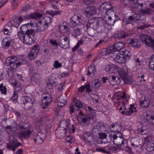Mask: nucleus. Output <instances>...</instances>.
Here are the masks:
<instances>
[{
    "label": "nucleus",
    "instance_id": "36",
    "mask_svg": "<svg viewBox=\"0 0 154 154\" xmlns=\"http://www.w3.org/2000/svg\"><path fill=\"white\" fill-rule=\"evenodd\" d=\"M144 118L149 124L154 125V117L153 116H150L146 114L144 116Z\"/></svg>",
    "mask_w": 154,
    "mask_h": 154
},
{
    "label": "nucleus",
    "instance_id": "50",
    "mask_svg": "<svg viewBox=\"0 0 154 154\" xmlns=\"http://www.w3.org/2000/svg\"><path fill=\"white\" fill-rule=\"evenodd\" d=\"M149 27H152V26L148 23H144L139 26L137 27V29H138L143 30L144 29Z\"/></svg>",
    "mask_w": 154,
    "mask_h": 154
},
{
    "label": "nucleus",
    "instance_id": "45",
    "mask_svg": "<svg viewBox=\"0 0 154 154\" xmlns=\"http://www.w3.org/2000/svg\"><path fill=\"white\" fill-rule=\"evenodd\" d=\"M146 150L149 151H152L154 150V143L148 142L147 143Z\"/></svg>",
    "mask_w": 154,
    "mask_h": 154
},
{
    "label": "nucleus",
    "instance_id": "41",
    "mask_svg": "<svg viewBox=\"0 0 154 154\" xmlns=\"http://www.w3.org/2000/svg\"><path fill=\"white\" fill-rule=\"evenodd\" d=\"M81 34V32L79 28H75L72 31V35L75 37H76L80 35Z\"/></svg>",
    "mask_w": 154,
    "mask_h": 154
},
{
    "label": "nucleus",
    "instance_id": "21",
    "mask_svg": "<svg viewBox=\"0 0 154 154\" xmlns=\"http://www.w3.org/2000/svg\"><path fill=\"white\" fill-rule=\"evenodd\" d=\"M134 19L132 15L127 17L125 15L123 17L122 20L125 25L131 24L133 25V22H135Z\"/></svg>",
    "mask_w": 154,
    "mask_h": 154
},
{
    "label": "nucleus",
    "instance_id": "28",
    "mask_svg": "<svg viewBox=\"0 0 154 154\" xmlns=\"http://www.w3.org/2000/svg\"><path fill=\"white\" fill-rule=\"evenodd\" d=\"M70 125L69 122L67 120H64L60 123L59 126L60 128H62V129L66 130Z\"/></svg>",
    "mask_w": 154,
    "mask_h": 154
},
{
    "label": "nucleus",
    "instance_id": "16",
    "mask_svg": "<svg viewBox=\"0 0 154 154\" xmlns=\"http://www.w3.org/2000/svg\"><path fill=\"white\" fill-rule=\"evenodd\" d=\"M79 116L81 120L85 124L88 126L90 123L91 120V117L88 116L84 115L82 111L79 112Z\"/></svg>",
    "mask_w": 154,
    "mask_h": 154
},
{
    "label": "nucleus",
    "instance_id": "10",
    "mask_svg": "<svg viewBox=\"0 0 154 154\" xmlns=\"http://www.w3.org/2000/svg\"><path fill=\"white\" fill-rule=\"evenodd\" d=\"M86 26L87 29L92 28L94 30H96L100 26L98 18L91 19L87 23Z\"/></svg>",
    "mask_w": 154,
    "mask_h": 154
},
{
    "label": "nucleus",
    "instance_id": "25",
    "mask_svg": "<svg viewBox=\"0 0 154 154\" xmlns=\"http://www.w3.org/2000/svg\"><path fill=\"white\" fill-rule=\"evenodd\" d=\"M125 142H126V140H125L121 136H119L118 139L114 141V143L117 146H123L125 144Z\"/></svg>",
    "mask_w": 154,
    "mask_h": 154
},
{
    "label": "nucleus",
    "instance_id": "29",
    "mask_svg": "<svg viewBox=\"0 0 154 154\" xmlns=\"http://www.w3.org/2000/svg\"><path fill=\"white\" fill-rule=\"evenodd\" d=\"M112 49L113 48L111 47H109L107 48L102 49L101 50L102 55L105 56L108 54H110L111 56L112 54L114 53Z\"/></svg>",
    "mask_w": 154,
    "mask_h": 154
},
{
    "label": "nucleus",
    "instance_id": "44",
    "mask_svg": "<svg viewBox=\"0 0 154 154\" xmlns=\"http://www.w3.org/2000/svg\"><path fill=\"white\" fill-rule=\"evenodd\" d=\"M119 39L125 38L128 37V33L123 31H121L118 33Z\"/></svg>",
    "mask_w": 154,
    "mask_h": 154
},
{
    "label": "nucleus",
    "instance_id": "30",
    "mask_svg": "<svg viewBox=\"0 0 154 154\" xmlns=\"http://www.w3.org/2000/svg\"><path fill=\"white\" fill-rule=\"evenodd\" d=\"M46 133H45L43 130H41L38 131V133L37 135L40 138V140H38V141L39 142H44L46 138Z\"/></svg>",
    "mask_w": 154,
    "mask_h": 154
},
{
    "label": "nucleus",
    "instance_id": "23",
    "mask_svg": "<svg viewBox=\"0 0 154 154\" xmlns=\"http://www.w3.org/2000/svg\"><path fill=\"white\" fill-rule=\"evenodd\" d=\"M128 43L131 46L134 47L138 48L140 46L137 39L130 38L128 40Z\"/></svg>",
    "mask_w": 154,
    "mask_h": 154
},
{
    "label": "nucleus",
    "instance_id": "51",
    "mask_svg": "<svg viewBox=\"0 0 154 154\" xmlns=\"http://www.w3.org/2000/svg\"><path fill=\"white\" fill-rule=\"evenodd\" d=\"M11 131L13 132H14L17 131L19 128L20 129L19 127V125H17V123L15 122H14L12 125H11Z\"/></svg>",
    "mask_w": 154,
    "mask_h": 154
},
{
    "label": "nucleus",
    "instance_id": "1",
    "mask_svg": "<svg viewBox=\"0 0 154 154\" xmlns=\"http://www.w3.org/2000/svg\"><path fill=\"white\" fill-rule=\"evenodd\" d=\"M18 61V58L17 57L12 55L6 58L5 65L7 66H10L11 69L13 70L19 67L21 65L26 63V61L25 60H21L17 62Z\"/></svg>",
    "mask_w": 154,
    "mask_h": 154
},
{
    "label": "nucleus",
    "instance_id": "27",
    "mask_svg": "<svg viewBox=\"0 0 154 154\" xmlns=\"http://www.w3.org/2000/svg\"><path fill=\"white\" fill-rule=\"evenodd\" d=\"M73 101L74 105L77 108L76 109L77 111L79 110L82 107L83 104L79 100L77 99L76 98H74Z\"/></svg>",
    "mask_w": 154,
    "mask_h": 154
},
{
    "label": "nucleus",
    "instance_id": "53",
    "mask_svg": "<svg viewBox=\"0 0 154 154\" xmlns=\"http://www.w3.org/2000/svg\"><path fill=\"white\" fill-rule=\"evenodd\" d=\"M98 18L100 26V25L101 26H103L105 27H106V26L107 24L105 20L102 19V18Z\"/></svg>",
    "mask_w": 154,
    "mask_h": 154
},
{
    "label": "nucleus",
    "instance_id": "32",
    "mask_svg": "<svg viewBox=\"0 0 154 154\" xmlns=\"http://www.w3.org/2000/svg\"><path fill=\"white\" fill-rule=\"evenodd\" d=\"M68 24L66 22H63L59 25V28L60 30L67 31H69Z\"/></svg>",
    "mask_w": 154,
    "mask_h": 154
},
{
    "label": "nucleus",
    "instance_id": "18",
    "mask_svg": "<svg viewBox=\"0 0 154 154\" xmlns=\"http://www.w3.org/2000/svg\"><path fill=\"white\" fill-rule=\"evenodd\" d=\"M85 13L88 16H91L96 14L97 12V9L94 6H91L85 8Z\"/></svg>",
    "mask_w": 154,
    "mask_h": 154
},
{
    "label": "nucleus",
    "instance_id": "31",
    "mask_svg": "<svg viewBox=\"0 0 154 154\" xmlns=\"http://www.w3.org/2000/svg\"><path fill=\"white\" fill-rule=\"evenodd\" d=\"M90 85L88 84L85 85H82L81 86L79 89V91L80 92H82L86 89V92H90L91 91V89L90 88Z\"/></svg>",
    "mask_w": 154,
    "mask_h": 154
},
{
    "label": "nucleus",
    "instance_id": "46",
    "mask_svg": "<svg viewBox=\"0 0 154 154\" xmlns=\"http://www.w3.org/2000/svg\"><path fill=\"white\" fill-rule=\"evenodd\" d=\"M40 75L37 73L33 74L32 77V80L35 83L38 82L40 80Z\"/></svg>",
    "mask_w": 154,
    "mask_h": 154
},
{
    "label": "nucleus",
    "instance_id": "4",
    "mask_svg": "<svg viewBox=\"0 0 154 154\" xmlns=\"http://www.w3.org/2000/svg\"><path fill=\"white\" fill-rule=\"evenodd\" d=\"M34 24L31 22L30 23H27L23 24L20 27L21 31L25 32L26 35L37 36L35 34V30L34 28Z\"/></svg>",
    "mask_w": 154,
    "mask_h": 154
},
{
    "label": "nucleus",
    "instance_id": "52",
    "mask_svg": "<svg viewBox=\"0 0 154 154\" xmlns=\"http://www.w3.org/2000/svg\"><path fill=\"white\" fill-rule=\"evenodd\" d=\"M134 106L133 105H131L130 107L129 108L128 110V109L127 111H125V115L126 116H129L132 114L133 112V110L132 109V108L134 107Z\"/></svg>",
    "mask_w": 154,
    "mask_h": 154
},
{
    "label": "nucleus",
    "instance_id": "40",
    "mask_svg": "<svg viewBox=\"0 0 154 154\" xmlns=\"http://www.w3.org/2000/svg\"><path fill=\"white\" fill-rule=\"evenodd\" d=\"M91 85L92 87L93 88H98L100 86L101 83L99 80L96 79L92 81Z\"/></svg>",
    "mask_w": 154,
    "mask_h": 154
},
{
    "label": "nucleus",
    "instance_id": "62",
    "mask_svg": "<svg viewBox=\"0 0 154 154\" xmlns=\"http://www.w3.org/2000/svg\"><path fill=\"white\" fill-rule=\"evenodd\" d=\"M130 1V3L131 5L132 8L137 7L138 5L136 3L137 0H129Z\"/></svg>",
    "mask_w": 154,
    "mask_h": 154
},
{
    "label": "nucleus",
    "instance_id": "64",
    "mask_svg": "<svg viewBox=\"0 0 154 154\" xmlns=\"http://www.w3.org/2000/svg\"><path fill=\"white\" fill-rule=\"evenodd\" d=\"M0 91L2 92L3 94H6V88L5 86H3V84H1L0 85Z\"/></svg>",
    "mask_w": 154,
    "mask_h": 154
},
{
    "label": "nucleus",
    "instance_id": "54",
    "mask_svg": "<svg viewBox=\"0 0 154 154\" xmlns=\"http://www.w3.org/2000/svg\"><path fill=\"white\" fill-rule=\"evenodd\" d=\"M17 18H16L13 20L11 22V23L13 25L14 27L17 28L19 27L20 23L18 21Z\"/></svg>",
    "mask_w": 154,
    "mask_h": 154
},
{
    "label": "nucleus",
    "instance_id": "60",
    "mask_svg": "<svg viewBox=\"0 0 154 154\" xmlns=\"http://www.w3.org/2000/svg\"><path fill=\"white\" fill-rule=\"evenodd\" d=\"M55 81V79L54 78L51 76L48 79L47 82L54 85L56 82Z\"/></svg>",
    "mask_w": 154,
    "mask_h": 154
},
{
    "label": "nucleus",
    "instance_id": "42",
    "mask_svg": "<svg viewBox=\"0 0 154 154\" xmlns=\"http://www.w3.org/2000/svg\"><path fill=\"white\" fill-rule=\"evenodd\" d=\"M138 132L142 134H145L147 132V128L144 125H143L141 127L138 126Z\"/></svg>",
    "mask_w": 154,
    "mask_h": 154
},
{
    "label": "nucleus",
    "instance_id": "49",
    "mask_svg": "<svg viewBox=\"0 0 154 154\" xmlns=\"http://www.w3.org/2000/svg\"><path fill=\"white\" fill-rule=\"evenodd\" d=\"M96 71V69L94 66L91 65L89 67L87 74L90 75L92 73H94Z\"/></svg>",
    "mask_w": 154,
    "mask_h": 154
},
{
    "label": "nucleus",
    "instance_id": "6",
    "mask_svg": "<svg viewBox=\"0 0 154 154\" xmlns=\"http://www.w3.org/2000/svg\"><path fill=\"white\" fill-rule=\"evenodd\" d=\"M69 23L72 27H74L77 25H81L84 22V17L79 14H75L72 17Z\"/></svg>",
    "mask_w": 154,
    "mask_h": 154
},
{
    "label": "nucleus",
    "instance_id": "19",
    "mask_svg": "<svg viewBox=\"0 0 154 154\" xmlns=\"http://www.w3.org/2000/svg\"><path fill=\"white\" fill-rule=\"evenodd\" d=\"M109 83L112 85H116L119 84L121 82L120 78L115 76H110L108 78Z\"/></svg>",
    "mask_w": 154,
    "mask_h": 154
},
{
    "label": "nucleus",
    "instance_id": "11",
    "mask_svg": "<svg viewBox=\"0 0 154 154\" xmlns=\"http://www.w3.org/2000/svg\"><path fill=\"white\" fill-rule=\"evenodd\" d=\"M39 49L40 48L37 44H35L33 46L29 53L28 55L29 59L32 60L35 59L37 56Z\"/></svg>",
    "mask_w": 154,
    "mask_h": 154
},
{
    "label": "nucleus",
    "instance_id": "59",
    "mask_svg": "<svg viewBox=\"0 0 154 154\" xmlns=\"http://www.w3.org/2000/svg\"><path fill=\"white\" fill-rule=\"evenodd\" d=\"M12 8L13 9H15L18 6V1L13 0L11 1Z\"/></svg>",
    "mask_w": 154,
    "mask_h": 154
},
{
    "label": "nucleus",
    "instance_id": "2",
    "mask_svg": "<svg viewBox=\"0 0 154 154\" xmlns=\"http://www.w3.org/2000/svg\"><path fill=\"white\" fill-rule=\"evenodd\" d=\"M19 127L20 129H21L19 135L20 137L25 139L29 138L31 133L29 123L21 122L19 123Z\"/></svg>",
    "mask_w": 154,
    "mask_h": 154
},
{
    "label": "nucleus",
    "instance_id": "48",
    "mask_svg": "<svg viewBox=\"0 0 154 154\" xmlns=\"http://www.w3.org/2000/svg\"><path fill=\"white\" fill-rule=\"evenodd\" d=\"M149 67L152 70H154V55H152L150 58Z\"/></svg>",
    "mask_w": 154,
    "mask_h": 154
},
{
    "label": "nucleus",
    "instance_id": "5",
    "mask_svg": "<svg viewBox=\"0 0 154 154\" xmlns=\"http://www.w3.org/2000/svg\"><path fill=\"white\" fill-rule=\"evenodd\" d=\"M34 102V99L26 96H24L22 97L20 100V103L22 106L26 109H30L33 106Z\"/></svg>",
    "mask_w": 154,
    "mask_h": 154
},
{
    "label": "nucleus",
    "instance_id": "17",
    "mask_svg": "<svg viewBox=\"0 0 154 154\" xmlns=\"http://www.w3.org/2000/svg\"><path fill=\"white\" fill-rule=\"evenodd\" d=\"M21 144L17 141L14 140L12 142L7 143V147L8 149L14 151Z\"/></svg>",
    "mask_w": 154,
    "mask_h": 154
},
{
    "label": "nucleus",
    "instance_id": "35",
    "mask_svg": "<svg viewBox=\"0 0 154 154\" xmlns=\"http://www.w3.org/2000/svg\"><path fill=\"white\" fill-rule=\"evenodd\" d=\"M122 149L123 148L120 146H118L117 147L115 146H108V150L109 151H111L115 153L117 152L120 151L122 150Z\"/></svg>",
    "mask_w": 154,
    "mask_h": 154
},
{
    "label": "nucleus",
    "instance_id": "57",
    "mask_svg": "<svg viewBox=\"0 0 154 154\" xmlns=\"http://www.w3.org/2000/svg\"><path fill=\"white\" fill-rule=\"evenodd\" d=\"M32 139L34 140L35 142V143L36 144H42L43 142H39V141H38V140H40V138L39 137H38V136L37 135H35L33 137Z\"/></svg>",
    "mask_w": 154,
    "mask_h": 154
},
{
    "label": "nucleus",
    "instance_id": "12",
    "mask_svg": "<svg viewBox=\"0 0 154 154\" xmlns=\"http://www.w3.org/2000/svg\"><path fill=\"white\" fill-rule=\"evenodd\" d=\"M111 57L116 62L119 63H122L126 62L124 58L123 55L121 53L114 52V53L111 54Z\"/></svg>",
    "mask_w": 154,
    "mask_h": 154
},
{
    "label": "nucleus",
    "instance_id": "38",
    "mask_svg": "<svg viewBox=\"0 0 154 154\" xmlns=\"http://www.w3.org/2000/svg\"><path fill=\"white\" fill-rule=\"evenodd\" d=\"M105 70L107 72L114 73L115 72V68L112 65H108L106 66Z\"/></svg>",
    "mask_w": 154,
    "mask_h": 154
},
{
    "label": "nucleus",
    "instance_id": "15",
    "mask_svg": "<svg viewBox=\"0 0 154 154\" xmlns=\"http://www.w3.org/2000/svg\"><path fill=\"white\" fill-rule=\"evenodd\" d=\"M106 125L103 123H98L97 125L94 127L92 129V134L95 135L96 134H99V132L103 127H106Z\"/></svg>",
    "mask_w": 154,
    "mask_h": 154
},
{
    "label": "nucleus",
    "instance_id": "22",
    "mask_svg": "<svg viewBox=\"0 0 154 154\" xmlns=\"http://www.w3.org/2000/svg\"><path fill=\"white\" fill-rule=\"evenodd\" d=\"M11 42L12 40L10 37L4 38L2 41V47L5 48H8L10 46Z\"/></svg>",
    "mask_w": 154,
    "mask_h": 154
},
{
    "label": "nucleus",
    "instance_id": "58",
    "mask_svg": "<svg viewBox=\"0 0 154 154\" xmlns=\"http://www.w3.org/2000/svg\"><path fill=\"white\" fill-rule=\"evenodd\" d=\"M29 70L33 74L37 73L38 69L35 66H31L29 68Z\"/></svg>",
    "mask_w": 154,
    "mask_h": 154
},
{
    "label": "nucleus",
    "instance_id": "34",
    "mask_svg": "<svg viewBox=\"0 0 154 154\" xmlns=\"http://www.w3.org/2000/svg\"><path fill=\"white\" fill-rule=\"evenodd\" d=\"M58 136L61 138H63L65 136L66 132V130L60 129L58 128L57 130Z\"/></svg>",
    "mask_w": 154,
    "mask_h": 154
},
{
    "label": "nucleus",
    "instance_id": "47",
    "mask_svg": "<svg viewBox=\"0 0 154 154\" xmlns=\"http://www.w3.org/2000/svg\"><path fill=\"white\" fill-rule=\"evenodd\" d=\"M131 145L132 146H138L140 145L139 142L138 141L137 139L135 137L132 138L131 140Z\"/></svg>",
    "mask_w": 154,
    "mask_h": 154
},
{
    "label": "nucleus",
    "instance_id": "24",
    "mask_svg": "<svg viewBox=\"0 0 154 154\" xmlns=\"http://www.w3.org/2000/svg\"><path fill=\"white\" fill-rule=\"evenodd\" d=\"M128 43L131 46L134 47L138 48L140 46L137 39L130 38L128 40Z\"/></svg>",
    "mask_w": 154,
    "mask_h": 154
},
{
    "label": "nucleus",
    "instance_id": "20",
    "mask_svg": "<svg viewBox=\"0 0 154 154\" xmlns=\"http://www.w3.org/2000/svg\"><path fill=\"white\" fill-rule=\"evenodd\" d=\"M42 14L38 13H35L31 14L29 15H27L24 16V19L25 20H29L30 19H37L38 18L42 17Z\"/></svg>",
    "mask_w": 154,
    "mask_h": 154
},
{
    "label": "nucleus",
    "instance_id": "26",
    "mask_svg": "<svg viewBox=\"0 0 154 154\" xmlns=\"http://www.w3.org/2000/svg\"><path fill=\"white\" fill-rule=\"evenodd\" d=\"M64 97L65 96L62 95L59 97L57 106L59 107H62L66 104V100Z\"/></svg>",
    "mask_w": 154,
    "mask_h": 154
},
{
    "label": "nucleus",
    "instance_id": "3",
    "mask_svg": "<svg viewBox=\"0 0 154 154\" xmlns=\"http://www.w3.org/2000/svg\"><path fill=\"white\" fill-rule=\"evenodd\" d=\"M18 34L20 39L26 44L30 45L36 39L37 36L26 35V32L23 31L19 32Z\"/></svg>",
    "mask_w": 154,
    "mask_h": 154
},
{
    "label": "nucleus",
    "instance_id": "43",
    "mask_svg": "<svg viewBox=\"0 0 154 154\" xmlns=\"http://www.w3.org/2000/svg\"><path fill=\"white\" fill-rule=\"evenodd\" d=\"M136 3L137 4L138 6H137V7L133 8H135L137 9V8H139L140 10V11H142L143 10H144L147 7L146 5L145 4L138 3L137 1V2H136Z\"/></svg>",
    "mask_w": 154,
    "mask_h": 154
},
{
    "label": "nucleus",
    "instance_id": "33",
    "mask_svg": "<svg viewBox=\"0 0 154 154\" xmlns=\"http://www.w3.org/2000/svg\"><path fill=\"white\" fill-rule=\"evenodd\" d=\"M108 146L100 147L97 148L96 150L97 152H100L106 154H110V152L108 150Z\"/></svg>",
    "mask_w": 154,
    "mask_h": 154
},
{
    "label": "nucleus",
    "instance_id": "61",
    "mask_svg": "<svg viewBox=\"0 0 154 154\" xmlns=\"http://www.w3.org/2000/svg\"><path fill=\"white\" fill-rule=\"evenodd\" d=\"M50 43L51 44H52L53 46L55 47H58L59 45V42H57L56 40L50 39Z\"/></svg>",
    "mask_w": 154,
    "mask_h": 154
},
{
    "label": "nucleus",
    "instance_id": "39",
    "mask_svg": "<svg viewBox=\"0 0 154 154\" xmlns=\"http://www.w3.org/2000/svg\"><path fill=\"white\" fill-rule=\"evenodd\" d=\"M132 15L134 18V20L135 22H136L138 20L142 21L143 20V19H141V18L143 17H144V16L143 15L141 16L140 14H139L135 13Z\"/></svg>",
    "mask_w": 154,
    "mask_h": 154
},
{
    "label": "nucleus",
    "instance_id": "14",
    "mask_svg": "<svg viewBox=\"0 0 154 154\" xmlns=\"http://www.w3.org/2000/svg\"><path fill=\"white\" fill-rule=\"evenodd\" d=\"M125 46V44L122 42H117L111 46L112 48L113 52L118 53L119 51L123 49Z\"/></svg>",
    "mask_w": 154,
    "mask_h": 154
},
{
    "label": "nucleus",
    "instance_id": "13",
    "mask_svg": "<svg viewBox=\"0 0 154 154\" xmlns=\"http://www.w3.org/2000/svg\"><path fill=\"white\" fill-rule=\"evenodd\" d=\"M113 8V6L110 2H105L102 3L100 7L99 10L105 14L107 13V11L109 9H112Z\"/></svg>",
    "mask_w": 154,
    "mask_h": 154
},
{
    "label": "nucleus",
    "instance_id": "56",
    "mask_svg": "<svg viewBox=\"0 0 154 154\" xmlns=\"http://www.w3.org/2000/svg\"><path fill=\"white\" fill-rule=\"evenodd\" d=\"M62 66V63H59L58 61L56 60L54 61L53 66L55 69H57L60 68Z\"/></svg>",
    "mask_w": 154,
    "mask_h": 154
},
{
    "label": "nucleus",
    "instance_id": "55",
    "mask_svg": "<svg viewBox=\"0 0 154 154\" xmlns=\"http://www.w3.org/2000/svg\"><path fill=\"white\" fill-rule=\"evenodd\" d=\"M107 21L109 22V24L111 26H113L114 23H115V20L114 17L112 18L110 16H109L108 17Z\"/></svg>",
    "mask_w": 154,
    "mask_h": 154
},
{
    "label": "nucleus",
    "instance_id": "7",
    "mask_svg": "<svg viewBox=\"0 0 154 154\" xmlns=\"http://www.w3.org/2000/svg\"><path fill=\"white\" fill-rule=\"evenodd\" d=\"M119 75L124 81L125 83L130 84L133 81L132 78L130 76H128V72L125 71L124 68H122L119 71Z\"/></svg>",
    "mask_w": 154,
    "mask_h": 154
},
{
    "label": "nucleus",
    "instance_id": "9",
    "mask_svg": "<svg viewBox=\"0 0 154 154\" xmlns=\"http://www.w3.org/2000/svg\"><path fill=\"white\" fill-rule=\"evenodd\" d=\"M69 37L63 35L60 38L59 40V45L63 49H66L69 47Z\"/></svg>",
    "mask_w": 154,
    "mask_h": 154
},
{
    "label": "nucleus",
    "instance_id": "37",
    "mask_svg": "<svg viewBox=\"0 0 154 154\" xmlns=\"http://www.w3.org/2000/svg\"><path fill=\"white\" fill-rule=\"evenodd\" d=\"M150 104V101L148 99H145L143 101L140 102V105L141 107L147 108Z\"/></svg>",
    "mask_w": 154,
    "mask_h": 154
},
{
    "label": "nucleus",
    "instance_id": "63",
    "mask_svg": "<svg viewBox=\"0 0 154 154\" xmlns=\"http://www.w3.org/2000/svg\"><path fill=\"white\" fill-rule=\"evenodd\" d=\"M143 13L147 14H152V10L150 8H147L145 9L142 11Z\"/></svg>",
    "mask_w": 154,
    "mask_h": 154
},
{
    "label": "nucleus",
    "instance_id": "8",
    "mask_svg": "<svg viewBox=\"0 0 154 154\" xmlns=\"http://www.w3.org/2000/svg\"><path fill=\"white\" fill-rule=\"evenodd\" d=\"M47 20L45 19L44 22H42L41 21H40L37 24L35 23V22L34 27H37L35 30V34L36 32H42L45 31L48 27V24L49 22L47 21Z\"/></svg>",
    "mask_w": 154,
    "mask_h": 154
}]
</instances>
